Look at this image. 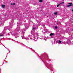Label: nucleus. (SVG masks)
<instances>
[{
    "instance_id": "f8f14e48",
    "label": "nucleus",
    "mask_w": 73,
    "mask_h": 73,
    "mask_svg": "<svg viewBox=\"0 0 73 73\" xmlns=\"http://www.w3.org/2000/svg\"><path fill=\"white\" fill-rule=\"evenodd\" d=\"M33 30H34V29H35V28L34 27V28H33Z\"/></svg>"
},
{
    "instance_id": "39448f33",
    "label": "nucleus",
    "mask_w": 73,
    "mask_h": 73,
    "mask_svg": "<svg viewBox=\"0 0 73 73\" xmlns=\"http://www.w3.org/2000/svg\"><path fill=\"white\" fill-rule=\"evenodd\" d=\"M68 4H69L70 5H72V3H68Z\"/></svg>"
},
{
    "instance_id": "20e7f679",
    "label": "nucleus",
    "mask_w": 73,
    "mask_h": 73,
    "mask_svg": "<svg viewBox=\"0 0 73 73\" xmlns=\"http://www.w3.org/2000/svg\"><path fill=\"white\" fill-rule=\"evenodd\" d=\"M54 14L55 15H57V12L54 13Z\"/></svg>"
},
{
    "instance_id": "2eb2a0df",
    "label": "nucleus",
    "mask_w": 73,
    "mask_h": 73,
    "mask_svg": "<svg viewBox=\"0 0 73 73\" xmlns=\"http://www.w3.org/2000/svg\"><path fill=\"white\" fill-rule=\"evenodd\" d=\"M11 5H13V4H12V3H11Z\"/></svg>"
},
{
    "instance_id": "1a4fd4ad",
    "label": "nucleus",
    "mask_w": 73,
    "mask_h": 73,
    "mask_svg": "<svg viewBox=\"0 0 73 73\" xmlns=\"http://www.w3.org/2000/svg\"><path fill=\"white\" fill-rule=\"evenodd\" d=\"M55 29H57V26H55Z\"/></svg>"
},
{
    "instance_id": "ddd939ff",
    "label": "nucleus",
    "mask_w": 73,
    "mask_h": 73,
    "mask_svg": "<svg viewBox=\"0 0 73 73\" xmlns=\"http://www.w3.org/2000/svg\"><path fill=\"white\" fill-rule=\"evenodd\" d=\"M59 4H60H60H62V3H60Z\"/></svg>"
},
{
    "instance_id": "9b49d317",
    "label": "nucleus",
    "mask_w": 73,
    "mask_h": 73,
    "mask_svg": "<svg viewBox=\"0 0 73 73\" xmlns=\"http://www.w3.org/2000/svg\"><path fill=\"white\" fill-rule=\"evenodd\" d=\"M13 5H15V3H13Z\"/></svg>"
},
{
    "instance_id": "f03ea898",
    "label": "nucleus",
    "mask_w": 73,
    "mask_h": 73,
    "mask_svg": "<svg viewBox=\"0 0 73 73\" xmlns=\"http://www.w3.org/2000/svg\"><path fill=\"white\" fill-rule=\"evenodd\" d=\"M5 5H2V8H4L5 7Z\"/></svg>"
},
{
    "instance_id": "6e6552de",
    "label": "nucleus",
    "mask_w": 73,
    "mask_h": 73,
    "mask_svg": "<svg viewBox=\"0 0 73 73\" xmlns=\"http://www.w3.org/2000/svg\"><path fill=\"white\" fill-rule=\"evenodd\" d=\"M4 36L3 35H0V36Z\"/></svg>"
},
{
    "instance_id": "0eeeda50",
    "label": "nucleus",
    "mask_w": 73,
    "mask_h": 73,
    "mask_svg": "<svg viewBox=\"0 0 73 73\" xmlns=\"http://www.w3.org/2000/svg\"><path fill=\"white\" fill-rule=\"evenodd\" d=\"M60 4H59L58 5H57V7H58L59 6H60Z\"/></svg>"
},
{
    "instance_id": "dca6fc26",
    "label": "nucleus",
    "mask_w": 73,
    "mask_h": 73,
    "mask_svg": "<svg viewBox=\"0 0 73 73\" xmlns=\"http://www.w3.org/2000/svg\"><path fill=\"white\" fill-rule=\"evenodd\" d=\"M72 12H73V9L72 10Z\"/></svg>"
},
{
    "instance_id": "4468645a",
    "label": "nucleus",
    "mask_w": 73,
    "mask_h": 73,
    "mask_svg": "<svg viewBox=\"0 0 73 73\" xmlns=\"http://www.w3.org/2000/svg\"><path fill=\"white\" fill-rule=\"evenodd\" d=\"M62 4H64V2H63L62 3Z\"/></svg>"
},
{
    "instance_id": "9d476101",
    "label": "nucleus",
    "mask_w": 73,
    "mask_h": 73,
    "mask_svg": "<svg viewBox=\"0 0 73 73\" xmlns=\"http://www.w3.org/2000/svg\"><path fill=\"white\" fill-rule=\"evenodd\" d=\"M59 42L60 43H61V41L60 40H59Z\"/></svg>"
},
{
    "instance_id": "f257e3e1",
    "label": "nucleus",
    "mask_w": 73,
    "mask_h": 73,
    "mask_svg": "<svg viewBox=\"0 0 73 73\" xmlns=\"http://www.w3.org/2000/svg\"><path fill=\"white\" fill-rule=\"evenodd\" d=\"M53 35H54V33H51L50 34V36H53Z\"/></svg>"
},
{
    "instance_id": "7ed1b4c3",
    "label": "nucleus",
    "mask_w": 73,
    "mask_h": 73,
    "mask_svg": "<svg viewBox=\"0 0 73 73\" xmlns=\"http://www.w3.org/2000/svg\"><path fill=\"white\" fill-rule=\"evenodd\" d=\"M67 7H70V6H72V5H67Z\"/></svg>"
},
{
    "instance_id": "423d86ee",
    "label": "nucleus",
    "mask_w": 73,
    "mask_h": 73,
    "mask_svg": "<svg viewBox=\"0 0 73 73\" xmlns=\"http://www.w3.org/2000/svg\"><path fill=\"white\" fill-rule=\"evenodd\" d=\"M40 3H42V0H40L39 1Z\"/></svg>"
}]
</instances>
